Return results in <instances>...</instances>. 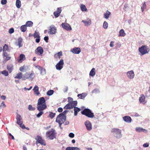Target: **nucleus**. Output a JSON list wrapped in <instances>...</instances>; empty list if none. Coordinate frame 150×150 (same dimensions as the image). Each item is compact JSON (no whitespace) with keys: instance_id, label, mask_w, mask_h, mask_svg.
<instances>
[{"instance_id":"1","label":"nucleus","mask_w":150,"mask_h":150,"mask_svg":"<svg viewBox=\"0 0 150 150\" xmlns=\"http://www.w3.org/2000/svg\"><path fill=\"white\" fill-rule=\"evenodd\" d=\"M45 102V100L43 97L38 99L37 104V109L38 110H44L47 108Z\"/></svg>"},{"instance_id":"2","label":"nucleus","mask_w":150,"mask_h":150,"mask_svg":"<svg viewBox=\"0 0 150 150\" xmlns=\"http://www.w3.org/2000/svg\"><path fill=\"white\" fill-rule=\"evenodd\" d=\"M35 76V73L33 71L30 72H27L23 75V80H25L26 79H29L32 81Z\"/></svg>"},{"instance_id":"3","label":"nucleus","mask_w":150,"mask_h":150,"mask_svg":"<svg viewBox=\"0 0 150 150\" xmlns=\"http://www.w3.org/2000/svg\"><path fill=\"white\" fill-rule=\"evenodd\" d=\"M62 115V114H60L57 116L56 117V122L59 123V127L61 129H62L63 128L61 127V125L65 121L66 117Z\"/></svg>"},{"instance_id":"4","label":"nucleus","mask_w":150,"mask_h":150,"mask_svg":"<svg viewBox=\"0 0 150 150\" xmlns=\"http://www.w3.org/2000/svg\"><path fill=\"white\" fill-rule=\"evenodd\" d=\"M81 113L83 115L91 118H93L94 115V113L89 109L86 108L81 112Z\"/></svg>"},{"instance_id":"5","label":"nucleus","mask_w":150,"mask_h":150,"mask_svg":"<svg viewBox=\"0 0 150 150\" xmlns=\"http://www.w3.org/2000/svg\"><path fill=\"white\" fill-rule=\"evenodd\" d=\"M149 50V47L146 45H142L139 49V52L142 55L148 53Z\"/></svg>"},{"instance_id":"6","label":"nucleus","mask_w":150,"mask_h":150,"mask_svg":"<svg viewBox=\"0 0 150 150\" xmlns=\"http://www.w3.org/2000/svg\"><path fill=\"white\" fill-rule=\"evenodd\" d=\"M46 137L52 140L55 137V130L52 129L51 131L47 132L46 133Z\"/></svg>"},{"instance_id":"7","label":"nucleus","mask_w":150,"mask_h":150,"mask_svg":"<svg viewBox=\"0 0 150 150\" xmlns=\"http://www.w3.org/2000/svg\"><path fill=\"white\" fill-rule=\"evenodd\" d=\"M111 132L114 133V136L116 138H119L121 137V130L117 128H114L112 129Z\"/></svg>"},{"instance_id":"8","label":"nucleus","mask_w":150,"mask_h":150,"mask_svg":"<svg viewBox=\"0 0 150 150\" xmlns=\"http://www.w3.org/2000/svg\"><path fill=\"white\" fill-rule=\"evenodd\" d=\"M35 139L36 140V144L40 143L41 144L45 146L46 145V143L45 141L42 139V137L39 135H37L36 138Z\"/></svg>"},{"instance_id":"9","label":"nucleus","mask_w":150,"mask_h":150,"mask_svg":"<svg viewBox=\"0 0 150 150\" xmlns=\"http://www.w3.org/2000/svg\"><path fill=\"white\" fill-rule=\"evenodd\" d=\"M57 28L53 25L50 26L49 29L48 33L50 34H54L57 32Z\"/></svg>"},{"instance_id":"10","label":"nucleus","mask_w":150,"mask_h":150,"mask_svg":"<svg viewBox=\"0 0 150 150\" xmlns=\"http://www.w3.org/2000/svg\"><path fill=\"white\" fill-rule=\"evenodd\" d=\"M64 64V60L63 59H61L56 65V69L58 70H61L63 67Z\"/></svg>"},{"instance_id":"11","label":"nucleus","mask_w":150,"mask_h":150,"mask_svg":"<svg viewBox=\"0 0 150 150\" xmlns=\"http://www.w3.org/2000/svg\"><path fill=\"white\" fill-rule=\"evenodd\" d=\"M62 27L67 30H70L72 29L70 25L68 23H62L61 24Z\"/></svg>"},{"instance_id":"12","label":"nucleus","mask_w":150,"mask_h":150,"mask_svg":"<svg viewBox=\"0 0 150 150\" xmlns=\"http://www.w3.org/2000/svg\"><path fill=\"white\" fill-rule=\"evenodd\" d=\"M26 59L25 56L23 54H20L19 57L17 58V62L18 63H21L22 62Z\"/></svg>"},{"instance_id":"13","label":"nucleus","mask_w":150,"mask_h":150,"mask_svg":"<svg viewBox=\"0 0 150 150\" xmlns=\"http://www.w3.org/2000/svg\"><path fill=\"white\" fill-rule=\"evenodd\" d=\"M62 11L61 8H57V11L54 12L53 14L56 18L58 17L61 13Z\"/></svg>"},{"instance_id":"14","label":"nucleus","mask_w":150,"mask_h":150,"mask_svg":"<svg viewBox=\"0 0 150 150\" xmlns=\"http://www.w3.org/2000/svg\"><path fill=\"white\" fill-rule=\"evenodd\" d=\"M127 74L128 77L129 79H132L134 78V72L133 70H131L127 72Z\"/></svg>"},{"instance_id":"15","label":"nucleus","mask_w":150,"mask_h":150,"mask_svg":"<svg viewBox=\"0 0 150 150\" xmlns=\"http://www.w3.org/2000/svg\"><path fill=\"white\" fill-rule=\"evenodd\" d=\"M71 51L74 53L79 54L81 52V50L79 47H74L71 50Z\"/></svg>"},{"instance_id":"16","label":"nucleus","mask_w":150,"mask_h":150,"mask_svg":"<svg viewBox=\"0 0 150 150\" xmlns=\"http://www.w3.org/2000/svg\"><path fill=\"white\" fill-rule=\"evenodd\" d=\"M85 125L87 130L90 131L92 129L91 124L89 121H87L85 123Z\"/></svg>"},{"instance_id":"17","label":"nucleus","mask_w":150,"mask_h":150,"mask_svg":"<svg viewBox=\"0 0 150 150\" xmlns=\"http://www.w3.org/2000/svg\"><path fill=\"white\" fill-rule=\"evenodd\" d=\"M35 53L38 54H42L43 53V50L42 48L39 46L35 50Z\"/></svg>"},{"instance_id":"18","label":"nucleus","mask_w":150,"mask_h":150,"mask_svg":"<svg viewBox=\"0 0 150 150\" xmlns=\"http://www.w3.org/2000/svg\"><path fill=\"white\" fill-rule=\"evenodd\" d=\"M23 73L21 72H20L16 74V76L14 77V78L17 79H22L23 80Z\"/></svg>"},{"instance_id":"19","label":"nucleus","mask_w":150,"mask_h":150,"mask_svg":"<svg viewBox=\"0 0 150 150\" xmlns=\"http://www.w3.org/2000/svg\"><path fill=\"white\" fill-rule=\"evenodd\" d=\"M33 90L34 91V94H36L37 96H38L40 93L39 91L38 86H35Z\"/></svg>"},{"instance_id":"20","label":"nucleus","mask_w":150,"mask_h":150,"mask_svg":"<svg viewBox=\"0 0 150 150\" xmlns=\"http://www.w3.org/2000/svg\"><path fill=\"white\" fill-rule=\"evenodd\" d=\"M123 120L126 122H130L132 121L131 117L129 116H125L123 117Z\"/></svg>"},{"instance_id":"21","label":"nucleus","mask_w":150,"mask_h":150,"mask_svg":"<svg viewBox=\"0 0 150 150\" xmlns=\"http://www.w3.org/2000/svg\"><path fill=\"white\" fill-rule=\"evenodd\" d=\"M145 97L143 94H141L140 97L139 98V101L140 103H142L143 104L145 103Z\"/></svg>"},{"instance_id":"22","label":"nucleus","mask_w":150,"mask_h":150,"mask_svg":"<svg viewBox=\"0 0 150 150\" xmlns=\"http://www.w3.org/2000/svg\"><path fill=\"white\" fill-rule=\"evenodd\" d=\"M82 22L84 23L85 26H87L90 25L91 23V21L89 19H88L87 21L82 20Z\"/></svg>"},{"instance_id":"23","label":"nucleus","mask_w":150,"mask_h":150,"mask_svg":"<svg viewBox=\"0 0 150 150\" xmlns=\"http://www.w3.org/2000/svg\"><path fill=\"white\" fill-rule=\"evenodd\" d=\"M62 51L58 52L57 53L55 54L54 56V58H58L60 59L61 58V56H62Z\"/></svg>"},{"instance_id":"24","label":"nucleus","mask_w":150,"mask_h":150,"mask_svg":"<svg viewBox=\"0 0 150 150\" xmlns=\"http://www.w3.org/2000/svg\"><path fill=\"white\" fill-rule=\"evenodd\" d=\"M16 119H17V123L18 124H19L23 122L22 121V119L21 115H17Z\"/></svg>"},{"instance_id":"25","label":"nucleus","mask_w":150,"mask_h":150,"mask_svg":"<svg viewBox=\"0 0 150 150\" xmlns=\"http://www.w3.org/2000/svg\"><path fill=\"white\" fill-rule=\"evenodd\" d=\"M73 108V107H72V104H71V103L67 104L64 108V109L65 110L70 109Z\"/></svg>"},{"instance_id":"26","label":"nucleus","mask_w":150,"mask_h":150,"mask_svg":"<svg viewBox=\"0 0 150 150\" xmlns=\"http://www.w3.org/2000/svg\"><path fill=\"white\" fill-rule=\"evenodd\" d=\"M7 69L8 70L10 73H11L13 69V66L12 64H10L7 66Z\"/></svg>"},{"instance_id":"27","label":"nucleus","mask_w":150,"mask_h":150,"mask_svg":"<svg viewBox=\"0 0 150 150\" xmlns=\"http://www.w3.org/2000/svg\"><path fill=\"white\" fill-rule=\"evenodd\" d=\"M65 150H80L79 148L77 147H67Z\"/></svg>"},{"instance_id":"28","label":"nucleus","mask_w":150,"mask_h":150,"mask_svg":"<svg viewBox=\"0 0 150 150\" xmlns=\"http://www.w3.org/2000/svg\"><path fill=\"white\" fill-rule=\"evenodd\" d=\"M96 74V70L94 68H93L90 72L89 75L92 76H93Z\"/></svg>"},{"instance_id":"29","label":"nucleus","mask_w":150,"mask_h":150,"mask_svg":"<svg viewBox=\"0 0 150 150\" xmlns=\"http://www.w3.org/2000/svg\"><path fill=\"white\" fill-rule=\"evenodd\" d=\"M23 41V39L21 38H19L18 39V45L19 47H20L22 46V44Z\"/></svg>"},{"instance_id":"30","label":"nucleus","mask_w":150,"mask_h":150,"mask_svg":"<svg viewBox=\"0 0 150 150\" xmlns=\"http://www.w3.org/2000/svg\"><path fill=\"white\" fill-rule=\"evenodd\" d=\"M74 115L75 116H76L77 115L78 112H79L80 110V108L77 107H74Z\"/></svg>"},{"instance_id":"31","label":"nucleus","mask_w":150,"mask_h":150,"mask_svg":"<svg viewBox=\"0 0 150 150\" xmlns=\"http://www.w3.org/2000/svg\"><path fill=\"white\" fill-rule=\"evenodd\" d=\"M86 96V93H83L81 94H79L77 96L80 99H83Z\"/></svg>"},{"instance_id":"32","label":"nucleus","mask_w":150,"mask_h":150,"mask_svg":"<svg viewBox=\"0 0 150 150\" xmlns=\"http://www.w3.org/2000/svg\"><path fill=\"white\" fill-rule=\"evenodd\" d=\"M136 130L137 132H144L145 131H146L145 129L140 127H136Z\"/></svg>"},{"instance_id":"33","label":"nucleus","mask_w":150,"mask_h":150,"mask_svg":"<svg viewBox=\"0 0 150 150\" xmlns=\"http://www.w3.org/2000/svg\"><path fill=\"white\" fill-rule=\"evenodd\" d=\"M110 14V12L107 10L106 13L104 14V17L106 19H108L109 17Z\"/></svg>"},{"instance_id":"34","label":"nucleus","mask_w":150,"mask_h":150,"mask_svg":"<svg viewBox=\"0 0 150 150\" xmlns=\"http://www.w3.org/2000/svg\"><path fill=\"white\" fill-rule=\"evenodd\" d=\"M26 67L25 65L19 68V70L21 72H25L27 70Z\"/></svg>"},{"instance_id":"35","label":"nucleus","mask_w":150,"mask_h":150,"mask_svg":"<svg viewBox=\"0 0 150 150\" xmlns=\"http://www.w3.org/2000/svg\"><path fill=\"white\" fill-rule=\"evenodd\" d=\"M16 4L18 8H20L21 6V1L20 0H16Z\"/></svg>"},{"instance_id":"36","label":"nucleus","mask_w":150,"mask_h":150,"mask_svg":"<svg viewBox=\"0 0 150 150\" xmlns=\"http://www.w3.org/2000/svg\"><path fill=\"white\" fill-rule=\"evenodd\" d=\"M26 27L25 25H22L20 28L21 30L23 32H25L27 30Z\"/></svg>"},{"instance_id":"37","label":"nucleus","mask_w":150,"mask_h":150,"mask_svg":"<svg viewBox=\"0 0 150 150\" xmlns=\"http://www.w3.org/2000/svg\"><path fill=\"white\" fill-rule=\"evenodd\" d=\"M33 24V23L32 22L30 21H29L26 22L25 25L26 26L31 27L32 26Z\"/></svg>"},{"instance_id":"38","label":"nucleus","mask_w":150,"mask_h":150,"mask_svg":"<svg viewBox=\"0 0 150 150\" xmlns=\"http://www.w3.org/2000/svg\"><path fill=\"white\" fill-rule=\"evenodd\" d=\"M119 36L124 37L125 35V33L123 29H121L119 31Z\"/></svg>"},{"instance_id":"39","label":"nucleus","mask_w":150,"mask_h":150,"mask_svg":"<svg viewBox=\"0 0 150 150\" xmlns=\"http://www.w3.org/2000/svg\"><path fill=\"white\" fill-rule=\"evenodd\" d=\"M55 113H54L52 112H49V115L48 117L50 118L51 119H52L55 117Z\"/></svg>"},{"instance_id":"40","label":"nucleus","mask_w":150,"mask_h":150,"mask_svg":"<svg viewBox=\"0 0 150 150\" xmlns=\"http://www.w3.org/2000/svg\"><path fill=\"white\" fill-rule=\"evenodd\" d=\"M33 36L35 38H40L39 33L38 32H37L36 31H35L34 33Z\"/></svg>"},{"instance_id":"41","label":"nucleus","mask_w":150,"mask_h":150,"mask_svg":"<svg viewBox=\"0 0 150 150\" xmlns=\"http://www.w3.org/2000/svg\"><path fill=\"white\" fill-rule=\"evenodd\" d=\"M1 73L5 76H7L8 75V73L7 71L6 70H4L1 72Z\"/></svg>"},{"instance_id":"42","label":"nucleus","mask_w":150,"mask_h":150,"mask_svg":"<svg viewBox=\"0 0 150 150\" xmlns=\"http://www.w3.org/2000/svg\"><path fill=\"white\" fill-rule=\"evenodd\" d=\"M81 8L82 11H86L87 10L85 5L83 4H81Z\"/></svg>"},{"instance_id":"43","label":"nucleus","mask_w":150,"mask_h":150,"mask_svg":"<svg viewBox=\"0 0 150 150\" xmlns=\"http://www.w3.org/2000/svg\"><path fill=\"white\" fill-rule=\"evenodd\" d=\"M3 51L6 52V51L8 50V45L6 44H5L3 47Z\"/></svg>"},{"instance_id":"44","label":"nucleus","mask_w":150,"mask_h":150,"mask_svg":"<svg viewBox=\"0 0 150 150\" xmlns=\"http://www.w3.org/2000/svg\"><path fill=\"white\" fill-rule=\"evenodd\" d=\"M43 110H38L40 112L37 115V117H40L43 113L44 112L42 111Z\"/></svg>"},{"instance_id":"45","label":"nucleus","mask_w":150,"mask_h":150,"mask_svg":"<svg viewBox=\"0 0 150 150\" xmlns=\"http://www.w3.org/2000/svg\"><path fill=\"white\" fill-rule=\"evenodd\" d=\"M54 92L53 90H50L47 92V94L49 96H51L53 94Z\"/></svg>"},{"instance_id":"46","label":"nucleus","mask_w":150,"mask_h":150,"mask_svg":"<svg viewBox=\"0 0 150 150\" xmlns=\"http://www.w3.org/2000/svg\"><path fill=\"white\" fill-rule=\"evenodd\" d=\"M28 109L30 111H34L35 108V107H33L31 105H30L28 106Z\"/></svg>"},{"instance_id":"47","label":"nucleus","mask_w":150,"mask_h":150,"mask_svg":"<svg viewBox=\"0 0 150 150\" xmlns=\"http://www.w3.org/2000/svg\"><path fill=\"white\" fill-rule=\"evenodd\" d=\"M103 27L105 29H107L108 27V24L107 22L105 21L103 24Z\"/></svg>"},{"instance_id":"48","label":"nucleus","mask_w":150,"mask_h":150,"mask_svg":"<svg viewBox=\"0 0 150 150\" xmlns=\"http://www.w3.org/2000/svg\"><path fill=\"white\" fill-rule=\"evenodd\" d=\"M72 104V105L73 108H74L76 106V105L77 102L76 101H73L72 103H71Z\"/></svg>"},{"instance_id":"49","label":"nucleus","mask_w":150,"mask_h":150,"mask_svg":"<svg viewBox=\"0 0 150 150\" xmlns=\"http://www.w3.org/2000/svg\"><path fill=\"white\" fill-rule=\"evenodd\" d=\"M146 8V5L145 4V2L143 4L142 6L141 7V9L142 10V11L143 12L144 10Z\"/></svg>"},{"instance_id":"50","label":"nucleus","mask_w":150,"mask_h":150,"mask_svg":"<svg viewBox=\"0 0 150 150\" xmlns=\"http://www.w3.org/2000/svg\"><path fill=\"white\" fill-rule=\"evenodd\" d=\"M46 70L44 69H41V70L40 74L42 75H43L44 74H46Z\"/></svg>"},{"instance_id":"51","label":"nucleus","mask_w":150,"mask_h":150,"mask_svg":"<svg viewBox=\"0 0 150 150\" xmlns=\"http://www.w3.org/2000/svg\"><path fill=\"white\" fill-rule=\"evenodd\" d=\"M14 32V29L13 28H10L8 31V33L10 34H12Z\"/></svg>"},{"instance_id":"52","label":"nucleus","mask_w":150,"mask_h":150,"mask_svg":"<svg viewBox=\"0 0 150 150\" xmlns=\"http://www.w3.org/2000/svg\"><path fill=\"white\" fill-rule=\"evenodd\" d=\"M6 57V58H4V61L5 62H6L11 59V57H8V55L6 57Z\"/></svg>"},{"instance_id":"53","label":"nucleus","mask_w":150,"mask_h":150,"mask_svg":"<svg viewBox=\"0 0 150 150\" xmlns=\"http://www.w3.org/2000/svg\"><path fill=\"white\" fill-rule=\"evenodd\" d=\"M68 112V111L65 110H64L63 112L61 113L60 114H62V115L63 116H64L66 117V115L67 113Z\"/></svg>"},{"instance_id":"54","label":"nucleus","mask_w":150,"mask_h":150,"mask_svg":"<svg viewBox=\"0 0 150 150\" xmlns=\"http://www.w3.org/2000/svg\"><path fill=\"white\" fill-rule=\"evenodd\" d=\"M22 123H21V124H19L18 125H20V127L23 129H24L25 128V125L24 124H22Z\"/></svg>"},{"instance_id":"55","label":"nucleus","mask_w":150,"mask_h":150,"mask_svg":"<svg viewBox=\"0 0 150 150\" xmlns=\"http://www.w3.org/2000/svg\"><path fill=\"white\" fill-rule=\"evenodd\" d=\"M1 3L2 5H5L7 3V1L6 0H1Z\"/></svg>"},{"instance_id":"56","label":"nucleus","mask_w":150,"mask_h":150,"mask_svg":"<svg viewBox=\"0 0 150 150\" xmlns=\"http://www.w3.org/2000/svg\"><path fill=\"white\" fill-rule=\"evenodd\" d=\"M6 107V105H5L4 103V102H3L1 104L0 107L1 108L5 107Z\"/></svg>"},{"instance_id":"57","label":"nucleus","mask_w":150,"mask_h":150,"mask_svg":"<svg viewBox=\"0 0 150 150\" xmlns=\"http://www.w3.org/2000/svg\"><path fill=\"white\" fill-rule=\"evenodd\" d=\"M69 136L71 138H73L74 137V134L72 133H70L69 134Z\"/></svg>"},{"instance_id":"58","label":"nucleus","mask_w":150,"mask_h":150,"mask_svg":"<svg viewBox=\"0 0 150 150\" xmlns=\"http://www.w3.org/2000/svg\"><path fill=\"white\" fill-rule=\"evenodd\" d=\"M149 146V144L148 143H144L143 145V146L145 147H147Z\"/></svg>"},{"instance_id":"59","label":"nucleus","mask_w":150,"mask_h":150,"mask_svg":"<svg viewBox=\"0 0 150 150\" xmlns=\"http://www.w3.org/2000/svg\"><path fill=\"white\" fill-rule=\"evenodd\" d=\"M49 40V38L47 36H45L44 38V40L46 42H47Z\"/></svg>"},{"instance_id":"60","label":"nucleus","mask_w":150,"mask_h":150,"mask_svg":"<svg viewBox=\"0 0 150 150\" xmlns=\"http://www.w3.org/2000/svg\"><path fill=\"white\" fill-rule=\"evenodd\" d=\"M114 42L112 41L111 42L110 44V46L111 47H113L114 46Z\"/></svg>"},{"instance_id":"61","label":"nucleus","mask_w":150,"mask_h":150,"mask_svg":"<svg viewBox=\"0 0 150 150\" xmlns=\"http://www.w3.org/2000/svg\"><path fill=\"white\" fill-rule=\"evenodd\" d=\"M63 109L62 108H59L58 109V111L59 112H62L63 111Z\"/></svg>"},{"instance_id":"62","label":"nucleus","mask_w":150,"mask_h":150,"mask_svg":"<svg viewBox=\"0 0 150 150\" xmlns=\"http://www.w3.org/2000/svg\"><path fill=\"white\" fill-rule=\"evenodd\" d=\"M1 98L2 100H5L6 98V97L2 95L1 96Z\"/></svg>"},{"instance_id":"63","label":"nucleus","mask_w":150,"mask_h":150,"mask_svg":"<svg viewBox=\"0 0 150 150\" xmlns=\"http://www.w3.org/2000/svg\"><path fill=\"white\" fill-rule=\"evenodd\" d=\"M40 38H37L35 40V41L37 43H39L40 41Z\"/></svg>"},{"instance_id":"64","label":"nucleus","mask_w":150,"mask_h":150,"mask_svg":"<svg viewBox=\"0 0 150 150\" xmlns=\"http://www.w3.org/2000/svg\"><path fill=\"white\" fill-rule=\"evenodd\" d=\"M8 54L7 53L4 51L3 54V56L4 57H6L8 56Z\"/></svg>"}]
</instances>
